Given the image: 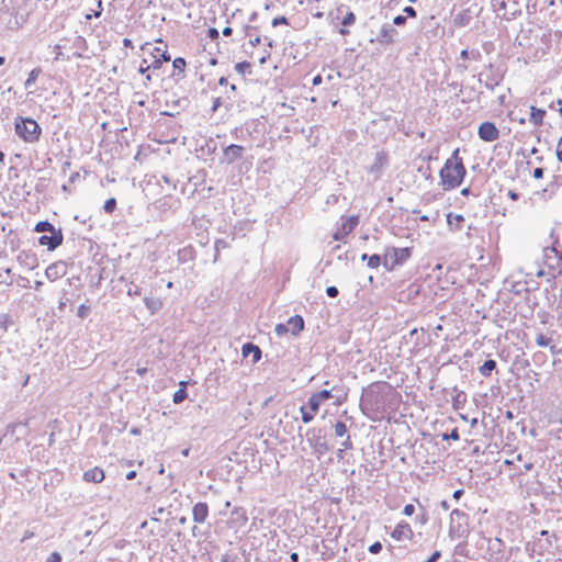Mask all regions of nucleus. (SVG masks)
<instances>
[{"mask_svg":"<svg viewBox=\"0 0 562 562\" xmlns=\"http://www.w3.org/2000/svg\"><path fill=\"white\" fill-rule=\"evenodd\" d=\"M33 8L32 0H2L0 2V23L8 30H19L26 23Z\"/></svg>","mask_w":562,"mask_h":562,"instance_id":"f257e3e1","label":"nucleus"},{"mask_svg":"<svg viewBox=\"0 0 562 562\" xmlns=\"http://www.w3.org/2000/svg\"><path fill=\"white\" fill-rule=\"evenodd\" d=\"M458 155L459 149H456L440 170V183L445 190L459 187L465 176V168Z\"/></svg>","mask_w":562,"mask_h":562,"instance_id":"f03ea898","label":"nucleus"},{"mask_svg":"<svg viewBox=\"0 0 562 562\" xmlns=\"http://www.w3.org/2000/svg\"><path fill=\"white\" fill-rule=\"evenodd\" d=\"M15 133L26 143H35L40 139L42 128L33 119L20 117L14 123Z\"/></svg>","mask_w":562,"mask_h":562,"instance_id":"7ed1b4c3","label":"nucleus"},{"mask_svg":"<svg viewBox=\"0 0 562 562\" xmlns=\"http://www.w3.org/2000/svg\"><path fill=\"white\" fill-rule=\"evenodd\" d=\"M306 440L313 449V453L321 459L328 450L329 445L326 440V435L321 428H311L306 431Z\"/></svg>","mask_w":562,"mask_h":562,"instance_id":"20e7f679","label":"nucleus"},{"mask_svg":"<svg viewBox=\"0 0 562 562\" xmlns=\"http://www.w3.org/2000/svg\"><path fill=\"white\" fill-rule=\"evenodd\" d=\"M411 257V249L389 248L383 256V266L387 271H392L396 266L403 265Z\"/></svg>","mask_w":562,"mask_h":562,"instance_id":"39448f33","label":"nucleus"},{"mask_svg":"<svg viewBox=\"0 0 562 562\" xmlns=\"http://www.w3.org/2000/svg\"><path fill=\"white\" fill-rule=\"evenodd\" d=\"M479 137L484 142H494L499 137V131L492 122H484L479 126Z\"/></svg>","mask_w":562,"mask_h":562,"instance_id":"423d86ee","label":"nucleus"},{"mask_svg":"<svg viewBox=\"0 0 562 562\" xmlns=\"http://www.w3.org/2000/svg\"><path fill=\"white\" fill-rule=\"evenodd\" d=\"M334 390H335V387H331V390H323L321 392L312 394V396L310 397L308 403H307L310 409L313 413H317L321 404L324 401H327V400L334 397V395L331 394V392Z\"/></svg>","mask_w":562,"mask_h":562,"instance_id":"0eeeda50","label":"nucleus"},{"mask_svg":"<svg viewBox=\"0 0 562 562\" xmlns=\"http://www.w3.org/2000/svg\"><path fill=\"white\" fill-rule=\"evenodd\" d=\"M63 233L60 229H56L50 235H43L40 237L38 243L42 246H47L49 250L56 249L63 243Z\"/></svg>","mask_w":562,"mask_h":562,"instance_id":"6e6552de","label":"nucleus"},{"mask_svg":"<svg viewBox=\"0 0 562 562\" xmlns=\"http://www.w3.org/2000/svg\"><path fill=\"white\" fill-rule=\"evenodd\" d=\"M67 272V266L64 261H57L54 263H50L46 270L45 276L48 280L55 281L61 277H64Z\"/></svg>","mask_w":562,"mask_h":562,"instance_id":"1a4fd4ad","label":"nucleus"},{"mask_svg":"<svg viewBox=\"0 0 562 562\" xmlns=\"http://www.w3.org/2000/svg\"><path fill=\"white\" fill-rule=\"evenodd\" d=\"M244 147L240 145L232 144L227 146L223 151V160L226 164H233L235 160L241 158Z\"/></svg>","mask_w":562,"mask_h":562,"instance_id":"9d476101","label":"nucleus"},{"mask_svg":"<svg viewBox=\"0 0 562 562\" xmlns=\"http://www.w3.org/2000/svg\"><path fill=\"white\" fill-rule=\"evenodd\" d=\"M397 34V31L390 24H384L379 35L376 36V42L382 45H387L393 43L394 36Z\"/></svg>","mask_w":562,"mask_h":562,"instance_id":"9b49d317","label":"nucleus"},{"mask_svg":"<svg viewBox=\"0 0 562 562\" xmlns=\"http://www.w3.org/2000/svg\"><path fill=\"white\" fill-rule=\"evenodd\" d=\"M391 536L397 541L409 540L413 537V530L409 524L403 521L395 527Z\"/></svg>","mask_w":562,"mask_h":562,"instance_id":"f8f14e48","label":"nucleus"},{"mask_svg":"<svg viewBox=\"0 0 562 562\" xmlns=\"http://www.w3.org/2000/svg\"><path fill=\"white\" fill-rule=\"evenodd\" d=\"M193 520L203 524L209 516V506L206 503H196L192 510Z\"/></svg>","mask_w":562,"mask_h":562,"instance_id":"ddd939ff","label":"nucleus"},{"mask_svg":"<svg viewBox=\"0 0 562 562\" xmlns=\"http://www.w3.org/2000/svg\"><path fill=\"white\" fill-rule=\"evenodd\" d=\"M387 165V155L384 151H378L373 164L369 168V172L379 175Z\"/></svg>","mask_w":562,"mask_h":562,"instance_id":"4468645a","label":"nucleus"},{"mask_svg":"<svg viewBox=\"0 0 562 562\" xmlns=\"http://www.w3.org/2000/svg\"><path fill=\"white\" fill-rule=\"evenodd\" d=\"M290 327V331L293 336H297L304 329V319L300 315H294L289 318L286 323Z\"/></svg>","mask_w":562,"mask_h":562,"instance_id":"2eb2a0df","label":"nucleus"},{"mask_svg":"<svg viewBox=\"0 0 562 562\" xmlns=\"http://www.w3.org/2000/svg\"><path fill=\"white\" fill-rule=\"evenodd\" d=\"M83 480L92 483H100L104 480V472L100 468H93L83 473Z\"/></svg>","mask_w":562,"mask_h":562,"instance_id":"dca6fc26","label":"nucleus"},{"mask_svg":"<svg viewBox=\"0 0 562 562\" xmlns=\"http://www.w3.org/2000/svg\"><path fill=\"white\" fill-rule=\"evenodd\" d=\"M243 356L247 357L250 353L252 355V362L256 363L261 359V350L258 346L247 342L241 348Z\"/></svg>","mask_w":562,"mask_h":562,"instance_id":"f3484780","label":"nucleus"},{"mask_svg":"<svg viewBox=\"0 0 562 562\" xmlns=\"http://www.w3.org/2000/svg\"><path fill=\"white\" fill-rule=\"evenodd\" d=\"M546 115V111L542 109H538L536 106L530 108V117L529 121L535 126H541L543 124V117Z\"/></svg>","mask_w":562,"mask_h":562,"instance_id":"a211bd4d","label":"nucleus"},{"mask_svg":"<svg viewBox=\"0 0 562 562\" xmlns=\"http://www.w3.org/2000/svg\"><path fill=\"white\" fill-rule=\"evenodd\" d=\"M344 222L341 224V228L345 234L351 233L356 226L359 224V217L358 216H349V217H342Z\"/></svg>","mask_w":562,"mask_h":562,"instance_id":"6ab92c4d","label":"nucleus"},{"mask_svg":"<svg viewBox=\"0 0 562 562\" xmlns=\"http://www.w3.org/2000/svg\"><path fill=\"white\" fill-rule=\"evenodd\" d=\"M496 368V361L495 360H486L480 368H479V372L481 373V375H483L484 378H488L492 373L493 370H495Z\"/></svg>","mask_w":562,"mask_h":562,"instance_id":"aec40b11","label":"nucleus"},{"mask_svg":"<svg viewBox=\"0 0 562 562\" xmlns=\"http://www.w3.org/2000/svg\"><path fill=\"white\" fill-rule=\"evenodd\" d=\"M186 386H187V382H183V381L180 382V389L175 392L173 397H172V401L175 404H180L181 402H183L187 398L188 393H187Z\"/></svg>","mask_w":562,"mask_h":562,"instance_id":"412c9836","label":"nucleus"},{"mask_svg":"<svg viewBox=\"0 0 562 562\" xmlns=\"http://www.w3.org/2000/svg\"><path fill=\"white\" fill-rule=\"evenodd\" d=\"M492 5L494 8V11L505 18V19H510L509 16H507V12H506V0H492Z\"/></svg>","mask_w":562,"mask_h":562,"instance_id":"4be33fe9","label":"nucleus"},{"mask_svg":"<svg viewBox=\"0 0 562 562\" xmlns=\"http://www.w3.org/2000/svg\"><path fill=\"white\" fill-rule=\"evenodd\" d=\"M27 427H29V419L25 422H21V423H12L7 426V434L15 435V432L19 428H24L25 429L24 435H26Z\"/></svg>","mask_w":562,"mask_h":562,"instance_id":"5701e85b","label":"nucleus"},{"mask_svg":"<svg viewBox=\"0 0 562 562\" xmlns=\"http://www.w3.org/2000/svg\"><path fill=\"white\" fill-rule=\"evenodd\" d=\"M186 65H187V63H186L184 58H182V57L175 58L172 61V66H173L175 71H177V72H175L173 75L175 76L182 75L184 71Z\"/></svg>","mask_w":562,"mask_h":562,"instance_id":"b1692460","label":"nucleus"},{"mask_svg":"<svg viewBox=\"0 0 562 562\" xmlns=\"http://www.w3.org/2000/svg\"><path fill=\"white\" fill-rule=\"evenodd\" d=\"M34 231L37 233H45V232L52 233V232L56 231V228L49 222L42 221L35 225Z\"/></svg>","mask_w":562,"mask_h":562,"instance_id":"393cba45","label":"nucleus"},{"mask_svg":"<svg viewBox=\"0 0 562 562\" xmlns=\"http://www.w3.org/2000/svg\"><path fill=\"white\" fill-rule=\"evenodd\" d=\"M464 221L462 215H452V213H449L447 215V223L450 227L456 226L457 229L460 228V224Z\"/></svg>","mask_w":562,"mask_h":562,"instance_id":"a878e982","label":"nucleus"},{"mask_svg":"<svg viewBox=\"0 0 562 562\" xmlns=\"http://www.w3.org/2000/svg\"><path fill=\"white\" fill-rule=\"evenodd\" d=\"M41 72H42L41 68H34L29 74V77H27V79L25 81V88L26 89L31 88L35 83V81H36V79H37V77L40 76Z\"/></svg>","mask_w":562,"mask_h":562,"instance_id":"bb28decb","label":"nucleus"},{"mask_svg":"<svg viewBox=\"0 0 562 562\" xmlns=\"http://www.w3.org/2000/svg\"><path fill=\"white\" fill-rule=\"evenodd\" d=\"M450 517L452 521H458L459 526L461 525V521H467V514L460 509H453L450 514Z\"/></svg>","mask_w":562,"mask_h":562,"instance_id":"cd10ccee","label":"nucleus"},{"mask_svg":"<svg viewBox=\"0 0 562 562\" xmlns=\"http://www.w3.org/2000/svg\"><path fill=\"white\" fill-rule=\"evenodd\" d=\"M334 430L336 437H344L348 431L346 424L342 422H337L334 426Z\"/></svg>","mask_w":562,"mask_h":562,"instance_id":"c85d7f7f","label":"nucleus"},{"mask_svg":"<svg viewBox=\"0 0 562 562\" xmlns=\"http://www.w3.org/2000/svg\"><path fill=\"white\" fill-rule=\"evenodd\" d=\"M383 263V258L380 255H372L369 257L368 267L375 269Z\"/></svg>","mask_w":562,"mask_h":562,"instance_id":"c756f323","label":"nucleus"},{"mask_svg":"<svg viewBox=\"0 0 562 562\" xmlns=\"http://www.w3.org/2000/svg\"><path fill=\"white\" fill-rule=\"evenodd\" d=\"M116 209V200L114 198L108 199L103 205L105 213L111 214Z\"/></svg>","mask_w":562,"mask_h":562,"instance_id":"7c9ffc66","label":"nucleus"},{"mask_svg":"<svg viewBox=\"0 0 562 562\" xmlns=\"http://www.w3.org/2000/svg\"><path fill=\"white\" fill-rule=\"evenodd\" d=\"M300 411L302 413V420L305 424L311 423L313 420V418H314V415L316 414V413H313V412L312 413L307 412L305 406H301Z\"/></svg>","mask_w":562,"mask_h":562,"instance_id":"2f4dec72","label":"nucleus"},{"mask_svg":"<svg viewBox=\"0 0 562 562\" xmlns=\"http://www.w3.org/2000/svg\"><path fill=\"white\" fill-rule=\"evenodd\" d=\"M54 60H63V59H67L69 60L70 59V56H65L64 53L61 52V46L60 45H55L54 47Z\"/></svg>","mask_w":562,"mask_h":562,"instance_id":"473e14b6","label":"nucleus"},{"mask_svg":"<svg viewBox=\"0 0 562 562\" xmlns=\"http://www.w3.org/2000/svg\"><path fill=\"white\" fill-rule=\"evenodd\" d=\"M274 331L278 336H284L285 334H288L290 331V327L288 324H278L274 328Z\"/></svg>","mask_w":562,"mask_h":562,"instance_id":"72a5a7b5","label":"nucleus"},{"mask_svg":"<svg viewBox=\"0 0 562 562\" xmlns=\"http://www.w3.org/2000/svg\"><path fill=\"white\" fill-rule=\"evenodd\" d=\"M355 21H356V15H355V13H353V12H351V11H349V12L345 15V18L342 19V22H341V23H342V25H344V26H350V25H352V24L355 23Z\"/></svg>","mask_w":562,"mask_h":562,"instance_id":"f704fd0d","label":"nucleus"},{"mask_svg":"<svg viewBox=\"0 0 562 562\" xmlns=\"http://www.w3.org/2000/svg\"><path fill=\"white\" fill-rule=\"evenodd\" d=\"M536 342L539 347H548L551 342V339L546 337L543 334H539L536 338Z\"/></svg>","mask_w":562,"mask_h":562,"instance_id":"c9c22d12","label":"nucleus"},{"mask_svg":"<svg viewBox=\"0 0 562 562\" xmlns=\"http://www.w3.org/2000/svg\"><path fill=\"white\" fill-rule=\"evenodd\" d=\"M144 301H145L146 306L151 312H155L158 308V306H160V303L158 301H155V300H151V299H148V297H146Z\"/></svg>","mask_w":562,"mask_h":562,"instance_id":"e433bc0d","label":"nucleus"},{"mask_svg":"<svg viewBox=\"0 0 562 562\" xmlns=\"http://www.w3.org/2000/svg\"><path fill=\"white\" fill-rule=\"evenodd\" d=\"M484 83L487 89L493 90L499 83V78L486 79Z\"/></svg>","mask_w":562,"mask_h":562,"instance_id":"4c0bfd02","label":"nucleus"},{"mask_svg":"<svg viewBox=\"0 0 562 562\" xmlns=\"http://www.w3.org/2000/svg\"><path fill=\"white\" fill-rule=\"evenodd\" d=\"M442 438H443L445 440H449V439H451V440H459V438H460V437H459V431H458V429H457V428H454L450 434H445V435L442 436Z\"/></svg>","mask_w":562,"mask_h":562,"instance_id":"58836bf2","label":"nucleus"},{"mask_svg":"<svg viewBox=\"0 0 562 562\" xmlns=\"http://www.w3.org/2000/svg\"><path fill=\"white\" fill-rule=\"evenodd\" d=\"M89 307L85 304H81L79 307H78V312H77V315L80 317V318H85L87 315H88V312H89Z\"/></svg>","mask_w":562,"mask_h":562,"instance_id":"ea45409f","label":"nucleus"},{"mask_svg":"<svg viewBox=\"0 0 562 562\" xmlns=\"http://www.w3.org/2000/svg\"><path fill=\"white\" fill-rule=\"evenodd\" d=\"M349 449H352V442L350 436H347L346 439L341 442V449L339 451L342 452L344 450Z\"/></svg>","mask_w":562,"mask_h":562,"instance_id":"a19ab883","label":"nucleus"},{"mask_svg":"<svg viewBox=\"0 0 562 562\" xmlns=\"http://www.w3.org/2000/svg\"><path fill=\"white\" fill-rule=\"evenodd\" d=\"M381 550H382V544H381L379 541H376V542L372 543V544L369 547V551H370L371 553H373V554H378V553H380V552H381Z\"/></svg>","mask_w":562,"mask_h":562,"instance_id":"79ce46f5","label":"nucleus"},{"mask_svg":"<svg viewBox=\"0 0 562 562\" xmlns=\"http://www.w3.org/2000/svg\"><path fill=\"white\" fill-rule=\"evenodd\" d=\"M557 159L562 164V136L558 140L557 145Z\"/></svg>","mask_w":562,"mask_h":562,"instance_id":"37998d69","label":"nucleus"},{"mask_svg":"<svg viewBox=\"0 0 562 562\" xmlns=\"http://www.w3.org/2000/svg\"><path fill=\"white\" fill-rule=\"evenodd\" d=\"M339 291L336 286L331 285L326 289V294L329 297H336L338 295Z\"/></svg>","mask_w":562,"mask_h":562,"instance_id":"c03bdc74","label":"nucleus"},{"mask_svg":"<svg viewBox=\"0 0 562 562\" xmlns=\"http://www.w3.org/2000/svg\"><path fill=\"white\" fill-rule=\"evenodd\" d=\"M415 513V506L413 504H407L404 506L403 514L406 516H412Z\"/></svg>","mask_w":562,"mask_h":562,"instance_id":"a18cd8bd","label":"nucleus"},{"mask_svg":"<svg viewBox=\"0 0 562 562\" xmlns=\"http://www.w3.org/2000/svg\"><path fill=\"white\" fill-rule=\"evenodd\" d=\"M61 555L58 552H53L48 555L47 562H60Z\"/></svg>","mask_w":562,"mask_h":562,"instance_id":"49530a36","label":"nucleus"},{"mask_svg":"<svg viewBox=\"0 0 562 562\" xmlns=\"http://www.w3.org/2000/svg\"><path fill=\"white\" fill-rule=\"evenodd\" d=\"M279 24H288V20L285 16H277L272 20V26H278Z\"/></svg>","mask_w":562,"mask_h":562,"instance_id":"de8ad7c7","label":"nucleus"},{"mask_svg":"<svg viewBox=\"0 0 562 562\" xmlns=\"http://www.w3.org/2000/svg\"><path fill=\"white\" fill-rule=\"evenodd\" d=\"M393 23L397 26L404 25L406 23V18L403 15H396L393 20Z\"/></svg>","mask_w":562,"mask_h":562,"instance_id":"09e8293b","label":"nucleus"},{"mask_svg":"<svg viewBox=\"0 0 562 562\" xmlns=\"http://www.w3.org/2000/svg\"><path fill=\"white\" fill-rule=\"evenodd\" d=\"M127 294H128L130 296H133V295H139V294H140V290H139V288H138L137 285L130 286V288L127 289Z\"/></svg>","mask_w":562,"mask_h":562,"instance_id":"8fccbe9b","label":"nucleus"},{"mask_svg":"<svg viewBox=\"0 0 562 562\" xmlns=\"http://www.w3.org/2000/svg\"><path fill=\"white\" fill-rule=\"evenodd\" d=\"M441 557V552L440 551H435L429 558L428 560H426V562H437Z\"/></svg>","mask_w":562,"mask_h":562,"instance_id":"3c124183","label":"nucleus"},{"mask_svg":"<svg viewBox=\"0 0 562 562\" xmlns=\"http://www.w3.org/2000/svg\"><path fill=\"white\" fill-rule=\"evenodd\" d=\"M407 16L415 18L416 16V10L413 7H405L403 10Z\"/></svg>","mask_w":562,"mask_h":562,"instance_id":"603ef678","label":"nucleus"},{"mask_svg":"<svg viewBox=\"0 0 562 562\" xmlns=\"http://www.w3.org/2000/svg\"><path fill=\"white\" fill-rule=\"evenodd\" d=\"M155 59L153 60V63L149 65L150 68H154V69H159L161 67V59H159L157 56H154Z\"/></svg>","mask_w":562,"mask_h":562,"instance_id":"864d4df0","label":"nucleus"},{"mask_svg":"<svg viewBox=\"0 0 562 562\" xmlns=\"http://www.w3.org/2000/svg\"><path fill=\"white\" fill-rule=\"evenodd\" d=\"M249 67V64L246 63V61H243V63H238L236 64L235 66V69L238 71V72H244V69L245 68H248Z\"/></svg>","mask_w":562,"mask_h":562,"instance_id":"5fc2aeb1","label":"nucleus"},{"mask_svg":"<svg viewBox=\"0 0 562 562\" xmlns=\"http://www.w3.org/2000/svg\"><path fill=\"white\" fill-rule=\"evenodd\" d=\"M269 57H270V53H268V52H265L262 55H259L258 56L259 64L263 65Z\"/></svg>","mask_w":562,"mask_h":562,"instance_id":"6e6d98bb","label":"nucleus"},{"mask_svg":"<svg viewBox=\"0 0 562 562\" xmlns=\"http://www.w3.org/2000/svg\"><path fill=\"white\" fill-rule=\"evenodd\" d=\"M146 64H147L146 59H143L140 67H139L140 74H145L148 69H150V66L146 65Z\"/></svg>","mask_w":562,"mask_h":562,"instance_id":"4d7b16f0","label":"nucleus"},{"mask_svg":"<svg viewBox=\"0 0 562 562\" xmlns=\"http://www.w3.org/2000/svg\"><path fill=\"white\" fill-rule=\"evenodd\" d=\"M222 104L221 98H215L213 100L212 111L215 112Z\"/></svg>","mask_w":562,"mask_h":562,"instance_id":"13d9d810","label":"nucleus"},{"mask_svg":"<svg viewBox=\"0 0 562 562\" xmlns=\"http://www.w3.org/2000/svg\"><path fill=\"white\" fill-rule=\"evenodd\" d=\"M533 177L536 179H541L543 177V169L542 168H536L533 170Z\"/></svg>","mask_w":562,"mask_h":562,"instance_id":"bf43d9fd","label":"nucleus"},{"mask_svg":"<svg viewBox=\"0 0 562 562\" xmlns=\"http://www.w3.org/2000/svg\"><path fill=\"white\" fill-rule=\"evenodd\" d=\"M209 36L212 40H216L218 37V31L216 29H209Z\"/></svg>","mask_w":562,"mask_h":562,"instance_id":"052dcab7","label":"nucleus"},{"mask_svg":"<svg viewBox=\"0 0 562 562\" xmlns=\"http://www.w3.org/2000/svg\"><path fill=\"white\" fill-rule=\"evenodd\" d=\"M471 54H472V53H470L468 49H463V50L461 52V54H460V57H461L462 59H469V58H471V56H470ZM472 58H475V56H472Z\"/></svg>","mask_w":562,"mask_h":562,"instance_id":"680f3d73","label":"nucleus"},{"mask_svg":"<svg viewBox=\"0 0 562 562\" xmlns=\"http://www.w3.org/2000/svg\"><path fill=\"white\" fill-rule=\"evenodd\" d=\"M161 59V63L164 61H169L170 60V55L167 53V50H164L160 55V58Z\"/></svg>","mask_w":562,"mask_h":562,"instance_id":"e2e57ef3","label":"nucleus"},{"mask_svg":"<svg viewBox=\"0 0 562 562\" xmlns=\"http://www.w3.org/2000/svg\"><path fill=\"white\" fill-rule=\"evenodd\" d=\"M322 81H323L322 76H321V75H317V76H315V77L313 78L312 83H313L314 86H318V85H321V83H322Z\"/></svg>","mask_w":562,"mask_h":562,"instance_id":"0e129e2a","label":"nucleus"},{"mask_svg":"<svg viewBox=\"0 0 562 562\" xmlns=\"http://www.w3.org/2000/svg\"><path fill=\"white\" fill-rule=\"evenodd\" d=\"M260 42H261L260 36H257V37H255L254 40H250V41H249V44H250L252 47H256L258 44H260Z\"/></svg>","mask_w":562,"mask_h":562,"instance_id":"69168bd1","label":"nucleus"},{"mask_svg":"<svg viewBox=\"0 0 562 562\" xmlns=\"http://www.w3.org/2000/svg\"><path fill=\"white\" fill-rule=\"evenodd\" d=\"M85 44V40L81 36H78L75 41L76 47H81Z\"/></svg>","mask_w":562,"mask_h":562,"instance_id":"338daca9","label":"nucleus"},{"mask_svg":"<svg viewBox=\"0 0 562 562\" xmlns=\"http://www.w3.org/2000/svg\"><path fill=\"white\" fill-rule=\"evenodd\" d=\"M222 33H223L224 36H231L232 33H233V29L229 27V26H226V27L223 29Z\"/></svg>","mask_w":562,"mask_h":562,"instance_id":"774afa93","label":"nucleus"}]
</instances>
